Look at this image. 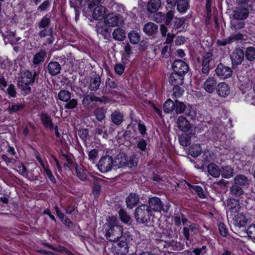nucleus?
I'll use <instances>...</instances> for the list:
<instances>
[{
  "mask_svg": "<svg viewBox=\"0 0 255 255\" xmlns=\"http://www.w3.org/2000/svg\"><path fill=\"white\" fill-rule=\"evenodd\" d=\"M105 227L106 239L111 242L118 241L123 235V228L117 225V219L114 217H109Z\"/></svg>",
  "mask_w": 255,
  "mask_h": 255,
  "instance_id": "nucleus-1",
  "label": "nucleus"
},
{
  "mask_svg": "<svg viewBox=\"0 0 255 255\" xmlns=\"http://www.w3.org/2000/svg\"><path fill=\"white\" fill-rule=\"evenodd\" d=\"M152 213L147 205L142 204L137 207L135 211V218L140 223L146 224L150 221Z\"/></svg>",
  "mask_w": 255,
  "mask_h": 255,
  "instance_id": "nucleus-2",
  "label": "nucleus"
},
{
  "mask_svg": "<svg viewBox=\"0 0 255 255\" xmlns=\"http://www.w3.org/2000/svg\"><path fill=\"white\" fill-rule=\"evenodd\" d=\"M114 163L113 159L111 156H103L99 161L98 169L102 173H106L112 170Z\"/></svg>",
  "mask_w": 255,
  "mask_h": 255,
  "instance_id": "nucleus-3",
  "label": "nucleus"
},
{
  "mask_svg": "<svg viewBox=\"0 0 255 255\" xmlns=\"http://www.w3.org/2000/svg\"><path fill=\"white\" fill-rule=\"evenodd\" d=\"M106 25L110 27L118 26L123 21V17L120 13L115 14L114 12L106 14L104 18Z\"/></svg>",
  "mask_w": 255,
  "mask_h": 255,
  "instance_id": "nucleus-4",
  "label": "nucleus"
},
{
  "mask_svg": "<svg viewBox=\"0 0 255 255\" xmlns=\"http://www.w3.org/2000/svg\"><path fill=\"white\" fill-rule=\"evenodd\" d=\"M173 72L184 76L188 70L189 67L187 64L182 60H176L172 64Z\"/></svg>",
  "mask_w": 255,
  "mask_h": 255,
  "instance_id": "nucleus-5",
  "label": "nucleus"
},
{
  "mask_svg": "<svg viewBox=\"0 0 255 255\" xmlns=\"http://www.w3.org/2000/svg\"><path fill=\"white\" fill-rule=\"evenodd\" d=\"M215 72L218 77L223 79H227L232 75V69L220 63L216 68Z\"/></svg>",
  "mask_w": 255,
  "mask_h": 255,
  "instance_id": "nucleus-6",
  "label": "nucleus"
},
{
  "mask_svg": "<svg viewBox=\"0 0 255 255\" xmlns=\"http://www.w3.org/2000/svg\"><path fill=\"white\" fill-rule=\"evenodd\" d=\"M150 211L152 212H160L162 208V204L160 199L156 197H153L149 198L148 205H147Z\"/></svg>",
  "mask_w": 255,
  "mask_h": 255,
  "instance_id": "nucleus-7",
  "label": "nucleus"
},
{
  "mask_svg": "<svg viewBox=\"0 0 255 255\" xmlns=\"http://www.w3.org/2000/svg\"><path fill=\"white\" fill-rule=\"evenodd\" d=\"M217 79L214 77H208L204 83L203 88L208 93H212L216 89Z\"/></svg>",
  "mask_w": 255,
  "mask_h": 255,
  "instance_id": "nucleus-8",
  "label": "nucleus"
},
{
  "mask_svg": "<svg viewBox=\"0 0 255 255\" xmlns=\"http://www.w3.org/2000/svg\"><path fill=\"white\" fill-rule=\"evenodd\" d=\"M36 75V72H34V74H32L29 71H25L21 76L20 79L18 82V85L33 83L34 82Z\"/></svg>",
  "mask_w": 255,
  "mask_h": 255,
  "instance_id": "nucleus-9",
  "label": "nucleus"
},
{
  "mask_svg": "<svg viewBox=\"0 0 255 255\" xmlns=\"http://www.w3.org/2000/svg\"><path fill=\"white\" fill-rule=\"evenodd\" d=\"M216 92L220 97L226 98L230 93V87L225 82L219 83L217 86Z\"/></svg>",
  "mask_w": 255,
  "mask_h": 255,
  "instance_id": "nucleus-10",
  "label": "nucleus"
},
{
  "mask_svg": "<svg viewBox=\"0 0 255 255\" xmlns=\"http://www.w3.org/2000/svg\"><path fill=\"white\" fill-rule=\"evenodd\" d=\"M244 57L243 51L240 49L235 50L231 55L232 62L234 65H238L242 62Z\"/></svg>",
  "mask_w": 255,
  "mask_h": 255,
  "instance_id": "nucleus-11",
  "label": "nucleus"
},
{
  "mask_svg": "<svg viewBox=\"0 0 255 255\" xmlns=\"http://www.w3.org/2000/svg\"><path fill=\"white\" fill-rule=\"evenodd\" d=\"M249 15L248 9L245 7H237L233 12V18L244 20Z\"/></svg>",
  "mask_w": 255,
  "mask_h": 255,
  "instance_id": "nucleus-12",
  "label": "nucleus"
},
{
  "mask_svg": "<svg viewBox=\"0 0 255 255\" xmlns=\"http://www.w3.org/2000/svg\"><path fill=\"white\" fill-rule=\"evenodd\" d=\"M168 82L173 86L180 85L183 82V76L174 72H172L168 76Z\"/></svg>",
  "mask_w": 255,
  "mask_h": 255,
  "instance_id": "nucleus-13",
  "label": "nucleus"
},
{
  "mask_svg": "<svg viewBox=\"0 0 255 255\" xmlns=\"http://www.w3.org/2000/svg\"><path fill=\"white\" fill-rule=\"evenodd\" d=\"M250 182V179L243 174L237 175L234 179V184L241 187H248Z\"/></svg>",
  "mask_w": 255,
  "mask_h": 255,
  "instance_id": "nucleus-14",
  "label": "nucleus"
},
{
  "mask_svg": "<svg viewBox=\"0 0 255 255\" xmlns=\"http://www.w3.org/2000/svg\"><path fill=\"white\" fill-rule=\"evenodd\" d=\"M178 128L184 132H187L191 129V125L187 119L183 116H180L177 121Z\"/></svg>",
  "mask_w": 255,
  "mask_h": 255,
  "instance_id": "nucleus-15",
  "label": "nucleus"
},
{
  "mask_svg": "<svg viewBox=\"0 0 255 255\" xmlns=\"http://www.w3.org/2000/svg\"><path fill=\"white\" fill-rule=\"evenodd\" d=\"M107 11V9L105 6L99 5L96 7L93 11L92 17L96 20H101L104 18V15Z\"/></svg>",
  "mask_w": 255,
  "mask_h": 255,
  "instance_id": "nucleus-16",
  "label": "nucleus"
},
{
  "mask_svg": "<svg viewBox=\"0 0 255 255\" xmlns=\"http://www.w3.org/2000/svg\"><path fill=\"white\" fill-rule=\"evenodd\" d=\"M128 253V246L126 242L121 241L116 247V254L118 255H127Z\"/></svg>",
  "mask_w": 255,
  "mask_h": 255,
  "instance_id": "nucleus-17",
  "label": "nucleus"
},
{
  "mask_svg": "<svg viewBox=\"0 0 255 255\" xmlns=\"http://www.w3.org/2000/svg\"><path fill=\"white\" fill-rule=\"evenodd\" d=\"M115 166L118 168H121L123 166H126L127 164V156L123 153L118 154L114 161Z\"/></svg>",
  "mask_w": 255,
  "mask_h": 255,
  "instance_id": "nucleus-18",
  "label": "nucleus"
},
{
  "mask_svg": "<svg viewBox=\"0 0 255 255\" xmlns=\"http://www.w3.org/2000/svg\"><path fill=\"white\" fill-rule=\"evenodd\" d=\"M139 198L135 193L130 194L127 198V207L130 209L133 208L139 202Z\"/></svg>",
  "mask_w": 255,
  "mask_h": 255,
  "instance_id": "nucleus-19",
  "label": "nucleus"
},
{
  "mask_svg": "<svg viewBox=\"0 0 255 255\" xmlns=\"http://www.w3.org/2000/svg\"><path fill=\"white\" fill-rule=\"evenodd\" d=\"M158 29V26L153 22H148L143 27V31L147 35H152L155 34Z\"/></svg>",
  "mask_w": 255,
  "mask_h": 255,
  "instance_id": "nucleus-20",
  "label": "nucleus"
},
{
  "mask_svg": "<svg viewBox=\"0 0 255 255\" xmlns=\"http://www.w3.org/2000/svg\"><path fill=\"white\" fill-rule=\"evenodd\" d=\"M190 0H178L177 3V9L181 13H185L189 7Z\"/></svg>",
  "mask_w": 255,
  "mask_h": 255,
  "instance_id": "nucleus-21",
  "label": "nucleus"
},
{
  "mask_svg": "<svg viewBox=\"0 0 255 255\" xmlns=\"http://www.w3.org/2000/svg\"><path fill=\"white\" fill-rule=\"evenodd\" d=\"M208 173L211 176L217 178L220 174L221 171L218 166L215 163H210L207 166Z\"/></svg>",
  "mask_w": 255,
  "mask_h": 255,
  "instance_id": "nucleus-22",
  "label": "nucleus"
},
{
  "mask_svg": "<svg viewBox=\"0 0 255 255\" xmlns=\"http://www.w3.org/2000/svg\"><path fill=\"white\" fill-rule=\"evenodd\" d=\"M227 206L229 210L232 213H237L240 209V205L238 200L235 199H230L227 204Z\"/></svg>",
  "mask_w": 255,
  "mask_h": 255,
  "instance_id": "nucleus-23",
  "label": "nucleus"
},
{
  "mask_svg": "<svg viewBox=\"0 0 255 255\" xmlns=\"http://www.w3.org/2000/svg\"><path fill=\"white\" fill-rule=\"evenodd\" d=\"M48 70L51 75H56L60 73L61 66L57 62H51L48 64Z\"/></svg>",
  "mask_w": 255,
  "mask_h": 255,
  "instance_id": "nucleus-24",
  "label": "nucleus"
},
{
  "mask_svg": "<svg viewBox=\"0 0 255 255\" xmlns=\"http://www.w3.org/2000/svg\"><path fill=\"white\" fill-rule=\"evenodd\" d=\"M112 122L116 125H120L124 120L123 114L119 111H115L111 115Z\"/></svg>",
  "mask_w": 255,
  "mask_h": 255,
  "instance_id": "nucleus-25",
  "label": "nucleus"
},
{
  "mask_svg": "<svg viewBox=\"0 0 255 255\" xmlns=\"http://www.w3.org/2000/svg\"><path fill=\"white\" fill-rule=\"evenodd\" d=\"M245 22L243 20L232 18L231 20V28L233 30H238L245 27Z\"/></svg>",
  "mask_w": 255,
  "mask_h": 255,
  "instance_id": "nucleus-26",
  "label": "nucleus"
},
{
  "mask_svg": "<svg viewBox=\"0 0 255 255\" xmlns=\"http://www.w3.org/2000/svg\"><path fill=\"white\" fill-rule=\"evenodd\" d=\"M161 5V1L160 0H151L147 5V9L148 11L151 13L156 11Z\"/></svg>",
  "mask_w": 255,
  "mask_h": 255,
  "instance_id": "nucleus-27",
  "label": "nucleus"
},
{
  "mask_svg": "<svg viewBox=\"0 0 255 255\" xmlns=\"http://www.w3.org/2000/svg\"><path fill=\"white\" fill-rule=\"evenodd\" d=\"M101 84V78L99 76H97L91 77L89 85V89L91 91L97 90Z\"/></svg>",
  "mask_w": 255,
  "mask_h": 255,
  "instance_id": "nucleus-28",
  "label": "nucleus"
},
{
  "mask_svg": "<svg viewBox=\"0 0 255 255\" xmlns=\"http://www.w3.org/2000/svg\"><path fill=\"white\" fill-rule=\"evenodd\" d=\"M229 191L232 196L235 197H239L244 193L242 187L235 184L230 188Z\"/></svg>",
  "mask_w": 255,
  "mask_h": 255,
  "instance_id": "nucleus-29",
  "label": "nucleus"
},
{
  "mask_svg": "<svg viewBox=\"0 0 255 255\" xmlns=\"http://www.w3.org/2000/svg\"><path fill=\"white\" fill-rule=\"evenodd\" d=\"M47 53L44 50H40L36 53L33 59V63L34 65H38L44 62Z\"/></svg>",
  "mask_w": 255,
  "mask_h": 255,
  "instance_id": "nucleus-30",
  "label": "nucleus"
},
{
  "mask_svg": "<svg viewBox=\"0 0 255 255\" xmlns=\"http://www.w3.org/2000/svg\"><path fill=\"white\" fill-rule=\"evenodd\" d=\"M234 220L235 224L238 227H244L247 222L245 216L243 213H238L234 215Z\"/></svg>",
  "mask_w": 255,
  "mask_h": 255,
  "instance_id": "nucleus-31",
  "label": "nucleus"
},
{
  "mask_svg": "<svg viewBox=\"0 0 255 255\" xmlns=\"http://www.w3.org/2000/svg\"><path fill=\"white\" fill-rule=\"evenodd\" d=\"M185 22V19L183 17L182 18H175L173 21V26L172 31H174L175 33H178L182 31L181 29L182 26Z\"/></svg>",
  "mask_w": 255,
  "mask_h": 255,
  "instance_id": "nucleus-32",
  "label": "nucleus"
},
{
  "mask_svg": "<svg viewBox=\"0 0 255 255\" xmlns=\"http://www.w3.org/2000/svg\"><path fill=\"white\" fill-rule=\"evenodd\" d=\"M112 35L113 38L118 41H123L126 37V33L121 28H117L114 29Z\"/></svg>",
  "mask_w": 255,
  "mask_h": 255,
  "instance_id": "nucleus-33",
  "label": "nucleus"
},
{
  "mask_svg": "<svg viewBox=\"0 0 255 255\" xmlns=\"http://www.w3.org/2000/svg\"><path fill=\"white\" fill-rule=\"evenodd\" d=\"M166 246L170 250L176 251L182 250L184 248L183 245L180 242L174 240H172L168 243H166Z\"/></svg>",
  "mask_w": 255,
  "mask_h": 255,
  "instance_id": "nucleus-34",
  "label": "nucleus"
},
{
  "mask_svg": "<svg viewBox=\"0 0 255 255\" xmlns=\"http://www.w3.org/2000/svg\"><path fill=\"white\" fill-rule=\"evenodd\" d=\"M41 120L43 124L46 128H49L52 130L53 129V125L50 116L47 114L43 113L41 115Z\"/></svg>",
  "mask_w": 255,
  "mask_h": 255,
  "instance_id": "nucleus-35",
  "label": "nucleus"
},
{
  "mask_svg": "<svg viewBox=\"0 0 255 255\" xmlns=\"http://www.w3.org/2000/svg\"><path fill=\"white\" fill-rule=\"evenodd\" d=\"M106 113L107 109L98 108L94 111V115L98 121L102 122L105 119Z\"/></svg>",
  "mask_w": 255,
  "mask_h": 255,
  "instance_id": "nucleus-36",
  "label": "nucleus"
},
{
  "mask_svg": "<svg viewBox=\"0 0 255 255\" xmlns=\"http://www.w3.org/2000/svg\"><path fill=\"white\" fill-rule=\"evenodd\" d=\"M190 189L191 192L194 194H196L200 198H204L205 197V193L203 188L198 185L190 186Z\"/></svg>",
  "mask_w": 255,
  "mask_h": 255,
  "instance_id": "nucleus-37",
  "label": "nucleus"
},
{
  "mask_svg": "<svg viewBox=\"0 0 255 255\" xmlns=\"http://www.w3.org/2000/svg\"><path fill=\"white\" fill-rule=\"evenodd\" d=\"M202 148L199 144H193L189 149V153L192 157H197L201 154Z\"/></svg>",
  "mask_w": 255,
  "mask_h": 255,
  "instance_id": "nucleus-38",
  "label": "nucleus"
},
{
  "mask_svg": "<svg viewBox=\"0 0 255 255\" xmlns=\"http://www.w3.org/2000/svg\"><path fill=\"white\" fill-rule=\"evenodd\" d=\"M25 107L23 103H15L9 105L7 111L11 114L22 110Z\"/></svg>",
  "mask_w": 255,
  "mask_h": 255,
  "instance_id": "nucleus-39",
  "label": "nucleus"
},
{
  "mask_svg": "<svg viewBox=\"0 0 255 255\" xmlns=\"http://www.w3.org/2000/svg\"><path fill=\"white\" fill-rule=\"evenodd\" d=\"M128 37L130 42L132 44H137L140 40V36L139 34L134 31H131L128 34Z\"/></svg>",
  "mask_w": 255,
  "mask_h": 255,
  "instance_id": "nucleus-40",
  "label": "nucleus"
},
{
  "mask_svg": "<svg viewBox=\"0 0 255 255\" xmlns=\"http://www.w3.org/2000/svg\"><path fill=\"white\" fill-rule=\"evenodd\" d=\"M174 105V110L176 114H180L185 111L186 106L183 102L175 100Z\"/></svg>",
  "mask_w": 255,
  "mask_h": 255,
  "instance_id": "nucleus-41",
  "label": "nucleus"
},
{
  "mask_svg": "<svg viewBox=\"0 0 255 255\" xmlns=\"http://www.w3.org/2000/svg\"><path fill=\"white\" fill-rule=\"evenodd\" d=\"M222 176L226 178H230L233 176L234 172L233 169L231 167L226 166L222 168V170L221 171Z\"/></svg>",
  "mask_w": 255,
  "mask_h": 255,
  "instance_id": "nucleus-42",
  "label": "nucleus"
},
{
  "mask_svg": "<svg viewBox=\"0 0 255 255\" xmlns=\"http://www.w3.org/2000/svg\"><path fill=\"white\" fill-rule=\"evenodd\" d=\"M174 102L171 99H168L164 104V111L166 113H170L174 110Z\"/></svg>",
  "mask_w": 255,
  "mask_h": 255,
  "instance_id": "nucleus-43",
  "label": "nucleus"
},
{
  "mask_svg": "<svg viewBox=\"0 0 255 255\" xmlns=\"http://www.w3.org/2000/svg\"><path fill=\"white\" fill-rule=\"evenodd\" d=\"M58 98L60 100L67 102L71 98V93L67 90H61L58 95Z\"/></svg>",
  "mask_w": 255,
  "mask_h": 255,
  "instance_id": "nucleus-44",
  "label": "nucleus"
},
{
  "mask_svg": "<svg viewBox=\"0 0 255 255\" xmlns=\"http://www.w3.org/2000/svg\"><path fill=\"white\" fill-rule=\"evenodd\" d=\"M185 112L186 115L190 117L192 119H195L197 116V111L196 109L191 105H188L186 106Z\"/></svg>",
  "mask_w": 255,
  "mask_h": 255,
  "instance_id": "nucleus-45",
  "label": "nucleus"
},
{
  "mask_svg": "<svg viewBox=\"0 0 255 255\" xmlns=\"http://www.w3.org/2000/svg\"><path fill=\"white\" fill-rule=\"evenodd\" d=\"M92 102H96V96L93 94H89L84 96L82 104L84 107H89Z\"/></svg>",
  "mask_w": 255,
  "mask_h": 255,
  "instance_id": "nucleus-46",
  "label": "nucleus"
},
{
  "mask_svg": "<svg viewBox=\"0 0 255 255\" xmlns=\"http://www.w3.org/2000/svg\"><path fill=\"white\" fill-rule=\"evenodd\" d=\"M246 58L249 61H252L255 59V48L253 47L247 48L246 51Z\"/></svg>",
  "mask_w": 255,
  "mask_h": 255,
  "instance_id": "nucleus-47",
  "label": "nucleus"
},
{
  "mask_svg": "<svg viewBox=\"0 0 255 255\" xmlns=\"http://www.w3.org/2000/svg\"><path fill=\"white\" fill-rule=\"evenodd\" d=\"M180 144L183 146H187L190 143V138L186 134H182L179 137Z\"/></svg>",
  "mask_w": 255,
  "mask_h": 255,
  "instance_id": "nucleus-48",
  "label": "nucleus"
},
{
  "mask_svg": "<svg viewBox=\"0 0 255 255\" xmlns=\"http://www.w3.org/2000/svg\"><path fill=\"white\" fill-rule=\"evenodd\" d=\"M40 29L41 30L38 32V35L41 38L51 35L53 33V30L51 28Z\"/></svg>",
  "mask_w": 255,
  "mask_h": 255,
  "instance_id": "nucleus-49",
  "label": "nucleus"
},
{
  "mask_svg": "<svg viewBox=\"0 0 255 255\" xmlns=\"http://www.w3.org/2000/svg\"><path fill=\"white\" fill-rule=\"evenodd\" d=\"M111 9L113 12H119L120 13H124L125 11L124 7L123 4L119 3H114L111 5Z\"/></svg>",
  "mask_w": 255,
  "mask_h": 255,
  "instance_id": "nucleus-50",
  "label": "nucleus"
},
{
  "mask_svg": "<svg viewBox=\"0 0 255 255\" xmlns=\"http://www.w3.org/2000/svg\"><path fill=\"white\" fill-rule=\"evenodd\" d=\"M145 241V239L144 236L142 235L140 233L137 232L135 233V236L134 237L133 241L131 243V244L134 243L135 245H138L142 242H143V244H144Z\"/></svg>",
  "mask_w": 255,
  "mask_h": 255,
  "instance_id": "nucleus-51",
  "label": "nucleus"
},
{
  "mask_svg": "<svg viewBox=\"0 0 255 255\" xmlns=\"http://www.w3.org/2000/svg\"><path fill=\"white\" fill-rule=\"evenodd\" d=\"M75 170L77 176L78 177L79 179H80L82 181H85L86 180V174L80 167L76 166L75 167Z\"/></svg>",
  "mask_w": 255,
  "mask_h": 255,
  "instance_id": "nucleus-52",
  "label": "nucleus"
},
{
  "mask_svg": "<svg viewBox=\"0 0 255 255\" xmlns=\"http://www.w3.org/2000/svg\"><path fill=\"white\" fill-rule=\"evenodd\" d=\"M119 214L120 219L123 222L128 223L130 221V216H128L124 210H120Z\"/></svg>",
  "mask_w": 255,
  "mask_h": 255,
  "instance_id": "nucleus-53",
  "label": "nucleus"
},
{
  "mask_svg": "<svg viewBox=\"0 0 255 255\" xmlns=\"http://www.w3.org/2000/svg\"><path fill=\"white\" fill-rule=\"evenodd\" d=\"M49 18L46 17H43L38 23V27L39 28H47V27L49 25Z\"/></svg>",
  "mask_w": 255,
  "mask_h": 255,
  "instance_id": "nucleus-54",
  "label": "nucleus"
},
{
  "mask_svg": "<svg viewBox=\"0 0 255 255\" xmlns=\"http://www.w3.org/2000/svg\"><path fill=\"white\" fill-rule=\"evenodd\" d=\"M136 165L137 160L135 155H131L129 157H127V164H126V166L130 168Z\"/></svg>",
  "mask_w": 255,
  "mask_h": 255,
  "instance_id": "nucleus-55",
  "label": "nucleus"
},
{
  "mask_svg": "<svg viewBox=\"0 0 255 255\" xmlns=\"http://www.w3.org/2000/svg\"><path fill=\"white\" fill-rule=\"evenodd\" d=\"M164 18L165 14L161 12H156L153 15V20L158 23L164 21Z\"/></svg>",
  "mask_w": 255,
  "mask_h": 255,
  "instance_id": "nucleus-56",
  "label": "nucleus"
},
{
  "mask_svg": "<svg viewBox=\"0 0 255 255\" xmlns=\"http://www.w3.org/2000/svg\"><path fill=\"white\" fill-rule=\"evenodd\" d=\"M174 15V11L170 10L168 11L166 15H165L164 22L166 25H168L170 24L171 20L173 19Z\"/></svg>",
  "mask_w": 255,
  "mask_h": 255,
  "instance_id": "nucleus-57",
  "label": "nucleus"
},
{
  "mask_svg": "<svg viewBox=\"0 0 255 255\" xmlns=\"http://www.w3.org/2000/svg\"><path fill=\"white\" fill-rule=\"evenodd\" d=\"M236 2L239 5L247 6L254 8V3L252 0H237Z\"/></svg>",
  "mask_w": 255,
  "mask_h": 255,
  "instance_id": "nucleus-58",
  "label": "nucleus"
},
{
  "mask_svg": "<svg viewBox=\"0 0 255 255\" xmlns=\"http://www.w3.org/2000/svg\"><path fill=\"white\" fill-rule=\"evenodd\" d=\"M174 86V87L173 89V95L176 98L181 97L184 93V90L180 88L179 85Z\"/></svg>",
  "mask_w": 255,
  "mask_h": 255,
  "instance_id": "nucleus-59",
  "label": "nucleus"
},
{
  "mask_svg": "<svg viewBox=\"0 0 255 255\" xmlns=\"http://www.w3.org/2000/svg\"><path fill=\"white\" fill-rule=\"evenodd\" d=\"M247 233L250 238L255 239V225H250L248 228Z\"/></svg>",
  "mask_w": 255,
  "mask_h": 255,
  "instance_id": "nucleus-60",
  "label": "nucleus"
},
{
  "mask_svg": "<svg viewBox=\"0 0 255 255\" xmlns=\"http://www.w3.org/2000/svg\"><path fill=\"white\" fill-rule=\"evenodd\" d=\"M219 230L221 235L223 237H227L228 234V230L223 223H220L219 224Z\"/></svg>",
  "mask_w": 255,
  "mask_h": 255,
  "instance_id": "nucleus-61",
  "label": "nucleus"
},
{
  "mask_svg": "<svg viewBox=\"0 0 255 255\" xmlns=\"http://www.w3.org/2000/svg\"><path fill=\"white\" fill-rule=\"evenodd\" d=\"M77 100L75 99H72L67 102V103L65 106V108L68 109H72L75 108L77 106Z\"/></svg>",
  "mask_w": 255,
  "mask_h": 255,
  "instance_id": "nucleus-62",
  "label": "nucleus"
},
{
  "mask_svg": "<svg viewBox=\"0 0 255 255\" xmlns=\"http://www.w3.org/2000/svg\"><path fill=\"white\" fill-rule=\"evenodd\" d=\"M125 66L121 63H118L115 65V71L117 74L121 75L124 72Z\"/></svg>",
  "mask_w": 255,
  "mask_h": 255,
  "instance_id": "nucleus-63",
  "label": "nucleus"
},
{
  "mask_svg": "<svg viewBox=\"0 0 255 255\" xmlns=\"http://www.w3.org/2000/svg\"><path fill=\"white\" fill-rule=\"evenodd\" d=\"M98 155V151L96 149H92L89 153V159L94 162Z\"/></svg>",
  "mask_w": 255,
  "mask_h": 255,
  "instance_id": "nucleus-64",
  "label": "nucleus"
}]
</instances>
